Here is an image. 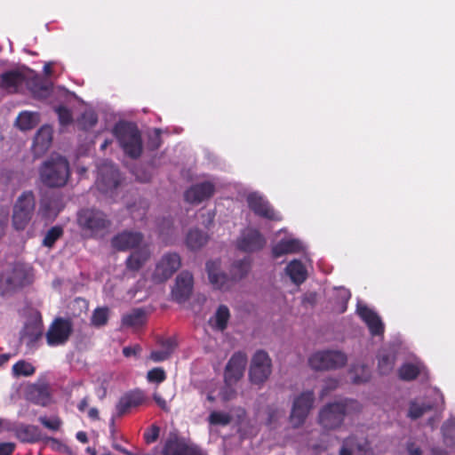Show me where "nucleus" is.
Segmentation results:
<instances>
[{
  "label": "nucleus",
  "instance_id": "2eb2a0df",
  "mask_svg": "<svg viewBox=\"0 0 455 455\" xmlns=\"http://www.w3.org/2000/svg\"><path fill=\"white\" fill-rule=\"evenodd\" d=\"M266 243L263 235L257 229L247 228L242 232L237 239V248L245 252H253L261 250Z\"/></svg>",
  "mask_w": 455,
  "mask_h": 455
},
{
  "label": "nucleus",
  "instance_id": "423d86ee",
  "mask_svg": "<svg viewBox=\"0 0 455 455\" xmlns=\"http://www.w3.org/2000/svg\"><path fill=\"white\" fill-rule=\"evenodd\" d=\"M347 355L335 350L319 351L313 354L308 363L315 371L332 370L344 366L347 363Z\"/></svg>",
  "mask_w": 455,
  "mask_h": 455
},
{
  "label": "nucleus",
  "instance_id": "5fc2aeb1",
  "mask_svg": "<svg viewBox=\"0 0 455 455\" xmlns=\"http://www.w3.org/2000/svg\"><path fill=\"white\" fill-rule=\"evenodd\" d=\"M338 380L336 379H329L327 382H326V385L323 387L322 391H321V397H323L325 395H328L329 392H331V390H334L335 388H337L338 387Z\"/></svg>",
  "mask_w": 455,
  "mask_h": 455
},
{
  "label": "nucleus",
  "instance_id": "0e129e2a",
  "mask_svg": "<svg viewBox=\"0 0 455 455\" xmlns=\"http://www.w3.org/2000/svg\"><path fill=\"white\" fill-rule=\"evenodd\" d=\"M98 121L97 114L93 110H89L87 108V124L90 125H94Z\"/></svg>",
  "mask_w": 455,
  "mask_h": 455
},
{
  "label": "nucleus",
  "instance_id": "7c9ffc66",
  "mask_svg": "<svg viewBox=\"0 0 455 455\" xmlns=\"http://www.w3.org/2000/svg\"><path fill=\"white\" fill-rule=\"evenodd\" d=\"M188 444L177 436L170 437L164 443L163 455H185Z\"/></svg>",
  "mask_w": 455,
  "mask_h": 455
},
{
  "label": "nucleus",
  "instance_id": "a211bd4d",
  "mask_svg": "<svg viewBox=\"0 0 455 455\" xmlns=\"http://www.w3.org/2000/svg\"><path fill=\"white\" fill-rule=\"evenodd\" d=\"M144 235L138 231H123L116 235L111 244L117 251H128L137 248L143 241Z\"/></svg>",
  "mask_w": 455,
  "mask_h": 455
},
{
  "label": "nucleus",
  "instance_id": "c85d7f7f",
  "mask_svg": "<svg viewBox=\"0 0 455 455\" xmlns=\"http://www.w3.org/2000/svg\"><path fill=\"white\" fill-rule=\"evenodd\" d=\"M285 271L292 283L298 285L304 283L307 276L305 266L299 259L291 261L285 267Z\"/></svg>",
  "mask_w": 455,
  "mask_h": 455
},
{
  "label": "nucleus",
  "instance_id": "4d7b16f0",
  "mask_svg": "<svg viewBox=\"0 0 455 455\" xmlns=\"http://www.w3.org/2000/svg\"><path fill=\"white\" fill-rule=\"evenodd\" d=\"M153 399L155 400V402L156 403V404L164 411H169V407H168V404H167V402L165 401V399H164L162 397V395L158 393H154L153 395Z\"/></svg>",
  "mask_w": 455,
  "mask_h": 455
},
{
  "label": "nucleus",
  "instance_id": "bb28decb",
  "mask_svg": "<svg viewBox=\"0 0 455 455\" xmlns=\"http://www.w3.org/2000/svg\"><path fill=\"white\" fill-rule=\"evenodd\" d=\"M378 370L380 374H389L395 366L396 360V354L392 349H382L379 352L378 355Z\"/></svg>",
  "mask_w": 455,
  "mask_h": 455
},
{
  "label": "nucleus",
  "instance_id": "412c9836",
  "mask_svg": "<svg viewBox=\"0 0 455 455\" xmlns=\"http://www.w3.org/2000/svg\"><path fill=\"white\" fill-rule=\"evenodd\" d=\"M32 273L29 267L23 264L15 265L6 275V282L13 288L30 283Z\"/></svg>",
  "mask_w": 455,
  "mask_h": 455
},
{
  "label": "nucleus",
  "instance_id": "4be33fe9",
  "mask_svg": "<svg viewBox=\"0 0 455 455\" xmlns=\"http://www.w3.org/2000/svg\"><path fill=\"white\" fill-rule=\"evenodd\" d=\"M109 225L110 221L102 212L97 210L87 212V229L94 235H103Z\"/></svg>",
  "mask_w": 455,
  "mask_h": 455
},
{
  "label": "nucleus",
  "instance_id": "1a4fd4ad",
  "mask_svg": "<svg viewBox=\"0 0 455 455\" xmlns=\"http://www.w3.org/2000/svg\"><path fill=\"white\" fill-rule=\"evenodd\" d=\"M271 359L264 350H258L252 356L249 377L252 384L260 385L264 383L272 371Z\"/></svg>",
  "mask_w": 455,
  "mask_h": 455
},
{
  "label": "nucleus",
  "instance_id": "3c124183",
  "mask_svg": "<svg viewBox=\"0 0 455 455\" xmlns=\"http://www.w3.org/2000/svg\"><path fill=\"white\" fill-rule=\"evenodd\" d=\"M57 114L59 116V120L61 125L65 126L72 122V115L68 109L64 107H60L57 108Z\"/></svg>",
  "mask_w": 455,
  "mask_h": 455
},
{
  "label": "nucleus",
  "instance_id": "c03bdc74",
  "mask_svg": "<svg viewBox=\"0 0 455 455\" xmlns=\"http://www.w3.org/2000/svg\"><path fill=\"white\" fill-rule=\"evenodd\" d=\"M39 422L52 431H58L62 426L61 419L57 416L46 417L41 416L38 419Z\"/></svg>",
  "mask_w": 455,
  "mask_h": 455
},
{
  "label": "nucleus",
  "instance_id": "6ab92c4d",
  "mask_svg": "<svg viewBox=\"0 0 455 455\" xmlns=\"http://www.w3.org/2000/svg\"><path fill=\"white\" fill-rule=\"evenodd\" d=\"M145 402V395L141 390L136 389L124 394L116 404V414L122 417L132 409L140 406Z\"/></svg>",
  "mask_w": 455,
  "mask_h": 455
},
{
  "label": "nucleus",
  "instance_id": "2f4dec72",
  "mask_svg": "<svg viewBox=\"0 0 455 455\" xmlns=\"http://www.w3.org/2000/svg\"><path fill=\"white\" fill-rule=\"evenodd\" d=\"M209 236L203 231L195 228L189 230L186 237V245L191 251L200 250L208 242Z\"/></svg>",
  "mask_w": 455,
  "mask_h": 455
},
{
  "label": "nucleus",
  "instance_id": "f704fd0d",
  "mask_svg": "<svg viewBox=\"0 0 455 455\" xmlns=\"http://www.w3.org/2000/svg\"><path fill=\"white\" fill-rule=\"evenodd\" d=\"M251 269V261L249 258L235 261L230 268L231 275L235 282L243 278Z\"/></svg>",
  "mask_w": 455,
  "mask_h": 455
},
{
  "label": "nucleus",
  "instance_id": "5701e85b",
  "mask_svg": "<svg viewBox=\"0 0 455 455\" xmlns=\"http://www.w3.org/2000/svg\"><path fill=\"white\" fill-rule=\"evenodd\" d=\"M339 455H371V449L367 441L358 442L355 437H347L339 451Z\"/></svg>",
  "mask_w": 455,
  "mask_h": 455
},
{
  "label": "nucleus",
  "instance_id": "864d4df0",
  "mask_svg": "<svg viewBox=\"0 0 455 455\" xmlns=\"http://www.w3.org/2000/svg\"><path fill=\"white\" fill-rule=\"evenodd\" d=\"M141 347L140 345L124 347L123 348V355L125 357L137 356L141 352Z\"/></svg>",
  "mask_w": 455,
  "mask_h": 455
},
{
  "label": "nucleus",
  "instance_id": "ea45409f",
  "mask_svg": "<svg viewBox=\"0 0 455 455\" xmlns=\"http://www.w3.org/2000/svg\"><path fill=\"white\" fill-rule=\"evenodd\" d=\"M12 371L16 378L20 376L28 377L35 373V367L30 363L20 360L12 366Z\"/></svg>",
  "mask_w": 455,
  "mask_h": 455
},
{
  "label": "nucleus",
  "instance_id": "aec40b11",
  "mask_svg": "<svg viewBox=\"0 0 455 455\" xmlns=\"http://www.w3.org/2000/svg\"><path fill=\"white\" fill-rule=\"evenodd\" d=\"M358 315L366 323L371 336H383L385 326L381 318L366 306L358 308Z\"/></svg>",
  "mask_w": 455,
  "mask_h": 455
},
{
  "label": "nucleus",
  "instance_id": "69168bd1",
  "mask_svg": "<svg viewBox=\"0 0 455 455\" xmlns=\"http://www.w3.org/2000/svg\"><path fill=\"white\" fill-rule=\"evenodd\" d=\"M185 455H205V454L198 447L188 445Z\"/></svg>",
  "mask_w": 455,
  "mask_h": 455
},
{
  "label": "nucleus",
  "instance_id": "58836bf2",
  "mask_svg": "<svg viewBox=\"0 0 455 455\" xmlns=\"http://www.w3.org/2000/svg\"><path fill=\"white\" fill-rule=\"evenodd\" d=\"M109 309L107 307L96 308L91 317V324L94 327H102L108 323Z\"/></svg>",
  "mask_w": 455,
  "mask_h": 455
},
{
  "label": "nucleus",
  "instance_id": "f03ea898",
  "mask_svg": "<svg viewBox=\"0 0 455 455\" xmlns=\"http://www.w3.org/2000/svg\"><path fill=\"white\" fill-rule=\"evenodd\" d=\"M113 134L126 156L132 159L140 157L143 150L142 138L135 124L118 122L113 128Z\"/></svg>",
  "mask_w": 455,
  "mask_h": 455
},
{
  "label": "nucleus",
  "instance_id": "bf43d9fd",
  "mask_svg": "<svg viewBox=\"0 0 455 455\" xmlns=\"http://www.w3.org/2000/svg\"><path fill=\"white\" fill-rule=\"evenodd\" d=\"M8 220V212L6 211L0 212V238L4 234V229Z\"/></svg>",
  "mask_w": 455,
  "mask_h": 455
},
{
  "label": "nucleus",
  "instance_id": "c756f323",
  "mask_svg": "<svg viewBox=\"0 0 455 455\" xmlns=\"http://www.w3.org/2000/svg\"><path fill=\"white\" fill-rule=\"evenodd\" d=\"M300 250L301 243L299 240H281L272 248V254L277 259L284 254L299 252Z\"/></svg>",
  "mask_w": 455,
  "mask_h": 455
},
{
  "label": "nucleus",
  "instance_id": "20e7f679",
  "mask_svg": "<svg viewBox=\"0 0 455 455\" xmlns=\"http://www.w3.org/2000/svg\"><path fill=\"white\" fill-rule=\"evenodd\" d=\"M36 201L31 192L22 193L12 210V226L16 230H24L29 224L35 212Z\"/></svg>",
  "mask_w": 455,
  "mask_h": 455
},
{
  "label": "nucleus",
  "instance_id": "09e8293b",
  "mask_svg": "<svg viewBox=\"0 0 455 455\" xmlns=\"http://www.w3.org/2000/svg\"><path fill=\"white\" fill-rule=\"evenodd\" d=\"M235 384H226L220 392V396L222 401L228 402L234 399L236 395V391L234 388Z\"/></svg>",
  "mask_w": 455,
  "mask_h": 455
},
{
  "label": "nucleus",
  "instance_id": "052dcab7",
  "mask_svg": "<svg viewBox=\"0 0 455 455\" xmlns=\"http://www.w3.org/2000/svg\"><path fill=\"white\" fill-rule=\"evenodd\" d=\"M111 378H112V376L110 374H108V373L102 374L100 377L98 378V380H97L99 383V386H100V387L106 386V388L108 389L110 380H111Z\"/></svg>",
  "mask_w": 455,
  "mask_h": 455
},
{
  "label": "nucleus",
  "instance_id": "473e14b6",
  "mask_svg": "<svg viewBox=\"0 0 455 455\" xmlns=\"http://www.w3.org/2000/svg\"><path fill=\"white\" fill-rule=\"evenodd\" d=\"M29 398L36 404L47 406L51 403L49 389L44 385H34L28 391Z\"/></svg>",
  "mask_w": 455,
  "mask_h": 455
},
{
  "label": "nucleus",
  "instance_id": "13d9d810",
  "mask_svg": "<svg viewBox=\"0 0 455 455\" xmlns=\"http://www.w3.org/2000/svg\"><path fill=\"white\" fill-rule=\"evenodd\" d=\"M12 429H14V422H12L6 419L0 418V432H11Z\"/></svg>",
  "mask_w": 455,
  "mask_h": 455
},
{
  "label": "nucleus",
  "instance_id": "7ed1b4c3",
  "mask_svg": "<svg viewBox=\"0 0 455 455\" xmlns=\"http://www.w3.org/2000/svg\"><path fill=\"white\" fill-rule=\"evenodd\" d=\"M68 177V164L62 156L52 157L40 169L41 181L48 187H60Z\"/></svg>",
  "mask_w": 455,
  "mask_h": 455
},
{
  "label": "nucleus",
  "instance_id": "79ce46f5",
  "mask_svg": "<svg viewBox=\"0 0 455 455\" xmlns=\"http://www.w3.org/2000/svg\"><path fill=\"white\" fill-rule=\"evenodd\" d=\"M162 145L161 130L155 128L148 134L147 148L155 151L157 150Z\"/></svg>",
  "mask_w": 455,
  "mask_h": 455
},
{
  "label": "nucleus",
  "instance_id": "680f3d73",
  "mask_svg": "<svg viewBox=\"0 0 455 455\" xmlns=\"http://www.w3.org/2000/svg\"><path fill=\"white\" fill-rule=\"evenodd\" d=\"M162 346L165 348V351H171L172 354L177 344L173 339H167L162 342Z\"/></svg>",
  "mask_w": 455,
  "mask_h": 455
},
{
  "label": "nucleus",
  "instance_id": "e2e57ef3",
  "mask_svg": "<svg viewBox=\"0 0 455 455\" xmlns=\"http://www.w3.org/2000/svg\"><path fill=\"white\" fill-rule=\"evenodd\" d=\"M408 455H422V451L419 447L414 443H409L407 445Z\"/></svg>",
  "mask_w": 455,
  "mask_h": 455
},
{
  "label": "nucleus",
  "instance_id": "37998d69",
  "mask_svg": "<svg viewBox=\"0 0 455 455\" xmlns=\"http://www.w3.org/2000/svg\"><path fill=\"white\" fill-rule=\"evenodd\" d=\"M167 378L165 371L162 367H155L147 373V380L150 383L160 384Z\"/></svg>",
  "mask_w": 455,
  "mask_h": 455
},
{
  "label": "nucleus",
  "instance_id": "a18cd8bd",
  "mask_svg": "<svg viewBox=\"0 0 455 455\" xmlns=\"http://www.w3.org/2000/svg\"><path fill=\"white\" fill-rule=\"evenodd\" d=\"M455 429V419H448L442 426V433L446 443H454L455 437L453 430Z\"/></svg>",
  "mask_w": 455,
  "mask_h": 455
},
{
  "label": "nucleus",
  "instance_id": "39448f33",
  "mask_svg": "<svg viewBox=\"0 0 455 455\" xmlns=\"http://www.w3.org/2000/svg\"><path fill=\"white\" fill-rule=\"evenodd\" d=\"M315 400V393L312 390L304 391L294 398L290 414V422L293 427H299L305 423L313 409Z\"/></svg>",
  "mask_w": 455,
  "mask_h": 455
},
{
  "label": "nucleus",
  "instance_id": "f8f14e48",
  "mask_svg": "<svg viewBox=\"0 0 455 455\" xmlns=\"http://www.w3.org/2000/svg\"><path fill=\"white\" fill-rule=\"evenodd\" d=\"M246 364V355L242 352L235 353L225 367L224 382L226 384H236L243 376Z\"/></svg>",
  "mask_w": 455,
  "mask_h": 455
},
{
  "label": "nucleus",
  "instance_id": "f3484780",
  "mask_svg": "<svg viewBox=\"0 0 455 455\" xmlns=\"http://www.w3.org/2000/svg\"><path fill=\"white\" fill-rule=\"evenodd\" d=\"M215 193V185L211 181L196 183L188 188L184 198L190 204H200L210 199Z\"/></svg>",
  "mask_w": 455,
  "mask_h": 455
},
{
  "label": "nucleus",
  "instance_id": "a878e982",
  "mask_svg": "<svg viewBox=\"0 0 455 455\" xmlns=\"http://www.w3.org/2000/svg\"><path fill=\"white\" fill-rule=\"evenodd\" d=\"M11 432H13L16 438L23 443H34L41 437L39 428L33 425L14 423V429Z\"/></svg>",
  "mask_w": 455,
  "mask_h": 455
},
{
  "label": "nucleus",
  "instance_id": "6e6d98bb",
  "mask_svg": "<svg viewBox=\"0 0 455 455\" xmlns=\"http://www.w3.org/2000/svg\"><path fill=\"white\" fill-rule=\"evenodd\" d=\"M15 445L12 443H0V455H12L14 451Z\"/></svg>",
  "mask_w": 455,
  "mask_h": 455
},
{
  "label": "nucleus",
  "instance_id": "603ef678",
  "mask_svg": "<svg viewBox=\"0 0 455 455\" xmlns=\"http://www.w3.org/2000/svg\"><path fill=\"white\" fill-rule=\"evenodd\" d=\"M171 356V351L165 350H155L150 353L149 358L156 363L163 362L169 359Z\"/></svg>",
  "mask_w": 455,
  "mask_h": 455
},
{
  "label": "nucleus",
  "instance_id": "a19ab883",
  "mask_svg": "<svg viewBox=\"0 0 455 455\" xmlns=\"http://www.w3.org/2000/svg\"><path fill=\"white\" fill-rule=\"evenodd\" d=\"M231 420L232 417L226 412L214 411L209 415V423L211 425L227 426L231 422Z\"/></svg>",
  "mask_w": 455,
  "mask_h": 455
},
{
  "label": "nucleus",
  "instance_id": "338daca9",
  "mask_svg": "<svg viewBox=\"0 0 455 455\" xmlns=\"http://www.w3.org/2000/svg\"><path fill=\"white\" fill-rule=\"evenodd\" d=\"M107 390H108V389L106 388V386H104V387H100V386H99V387L96 388L95 392H96V395H97V396L99 397V399H103V398L106 396V395H107Z\"/></svg>",
  "mask_w": 455,
  "mask_h": 455
},
{
  "label": "nucleus",
  "instance_id": "4c0bfd02",
  "mask_svg": "<svg viewBox=\"0 0 455 455\" xmlns=\"http://www.w3.org/2000/svg\"><path fill=\"white\" fill-rule=\"evenodd\" d=\"M419 368L413 363H403L398 370L399 378L403 380H414L419 375Z\"/></svg>",
  "mask_w": 455,
  "mask_h": 455
},
{
  "label": "nucleus",
  "instance_id": "0eeeda50",
  "mask_svg": "<svg viewBox=\"0 0 455 455\" xmlns=\"http://www.w3.org/2000/svg\"><path fill=\"white\" fill-rule=\"evenodd\" d=\"M120 184V173L116 164L108 160L102 161L98 165L96 186L102 193L116 189Z\"/></svg>",
  "mask_w": 455,
  "mask_h": 455
},
{
  "label": "nucleus",
  "instance_id": "c9c22d12",
  "mask_svg": "<svg viewBox=\"0 0 455 455\" xmlns=\"http://www.w3.org/2000/svg\"><path fill=\"white\" fill-rule=\"evenodd\" d=\"M230 318V312L226 305H220L214 315L212 324L213 327L219 331H224L228 327V323Z\"/></svg>",
  "mask_w": 455,
  "mask_h": 455
},
{
  "label": "nucleus",
  "instance_id": "774afa93",
  "mask_svg": "<svg viewBox=\"0 0 455 455\" xmlns=\"http://www.w3.org/2000/svg\"><path fill=\"white\" fill-rule=\"evenodd\" d=\"M88 416L93 419V420H97L100 419L99 417V411L98 409L96 408H91L88 411Z\"/></svg>",
  "mask_w": 455,
  "mask_h": 455
},
{
  "label": "nucleus",
  "instance_id": "dca6fc26",
  "mask_svg": "<svg viewBox=\"0 0 455 455\" xmlns=\"http://www.w3.org/2000/svg\"><path fill=\"white\" fill-rule=\"evenodd\" d=\"M193 286V275L186 270L180 272L176 277L175 286L172 291L174 300L179 303L187 301L192 294Z\"/></svg>",
  "mask_w": 455,
  "mask_h": 455
},
{
  "label": "nucleus",
  "instance_id": "e433bc0d",
  "mask_svg": "<svg viewBox=\"0 0 455 455\" xmlns=\"http://www.w3.org/2000/svg\"><path fill=\"white\" fill-rule=\"evenodd\" d=\"M433 409L434 405L431 403H419L416 401H411L409 406L408 417L411 419H418L420 417H422L426 412H428Z\"/></svg>",
  "mask_w": 455,
  "mask_h": 455
},
{
  "label": "nucleus",
  "instance_id": "cd10ccee",
  "mask_svg": "<svg viewBox=\"0 0 455 455\" xmlns=\"http://www.w3.org/2000/svg\"><path fill=\"white\" fill-rule=\"evenodd\" d=\"M150 258V251L147 247H141L131 253L126 259V267L132 271L140 270Z\"/></svg>",
  "mask_w": 455,
  "mask_h": 455
},
{
  "label": "nucleus",
  "instance_id": "b1692460",
  "mask_svg": "<svg viewBox=\"0 0 455 455\" xmlns=\"http://www.w3.org/2000/svg\"><path fill=\"white\" fill-rule=\"evenodd\" d=\"M147 319L146 310L142 307H136L123 315L121 325L124 328L138 329L146 324Z\"/></svg>",
  "mask_w": 455,
  "mask_h": 455
},
{
  "label": "nucleus",
  "instance_id": "ddd939ff",
  "mask_svg": "<svg viewBox=\"0 0 455 455\" xmlns=\"http://www.w3.org/2000/svg\"><path fill=\"white\" fill-rule=\"evenodd\" d=\"M29 70L15 69L3 73L0 76V88L8 90L11 92H18L24 84L31 77Z\"/></svg>",
  "mask_w": 455,
  "mask_h": 455
},
{
  "label": "nucleus",
  "instance_id": "4468645a",
  "mask_svg": "<svg viewBox=\"0 0 455 455\" xmlns=\"http://www.w3.org/2000/svg\"><path fill=\"white\" fill-rule=\"evenodd\" d=\"M247 204L249 208L258 216L269 220L279 221L281 217L269 203L262 196L252 193L247 196Z\"/></svg>",
  "mask_w": 455,
  "mask_h": 455
},
{
  "label": "nucleus",
  "instance_id": "393cba45",
  "mask_svg": "<svg viewBox=\"0 0 455 455\" xmlns=\"http://www.w3.org/2000/svg\"><path fill=\"white\" fill-rule=\"evenodd\" d=\"M52 129L51 126H42L36 134L34 140V152L36 156L45 153L52 145Z\"/></svg>",
  "mask_w": 455,
  "mask_h": 455
},
{
  "label": "nucleus",
  "instance_id": "9d476101",
  "mask_svg": "<svg viewBox=\"0 0 455 455\" xmlns=\"http://www.w3.org/2000/svg\"><path fill=\"white\" fill-rule=\"evenodd\" d=\"M72 332V325L68 320L55 319L46 332V341L51 347L65 344Z\"/></svg>",
  "mask_w": 455,
  "mask_h": 455
},
{
  "label": "nucleus",
  "instance_id": "9b49d317",
  "mask_svg": "<svg viewBox=\"0 0 455 455\" xmlns=\"http://www.w3.org/2000/svg\"><path fill=\"white\" fill-rule=\"evenodd\" d=\"M208 279L212 287L222 291H228L235 283L233 277L228 276L220 270V261L209 260L206 262Z\"/></svg>",
  "mask_w": 455,
  "mask_h": 455
},
{
  "label": "nucleus",
  "instance_id": "8fccbe9b",
  "mask_svg": "<svg viewBox=\"0 0 455 455\" xmlns=\"http://www.w3.org/2000/svg\"><path fill=\"white\" fill-rule=\"evenodd\" d=\"M45 443L54 451L68 452V447L56 438L48 437L45 439Z\"/></svg>",
  "mask_w": 455,
  "mask_h": 455
},
{
  "label": "nucleus",
  "instance_id": "72a5a7b5",
  "mask_svg": "<svg viewBox=\"0 0 455 455\" xmlns=\"http://www.w3.org/2000/svg\"><path fill=\"white\" fill-rule=\"evenodd\" d=\"M39 123V116L36 112L23 111L17 119L16 125L21 131L33 129Z\"/></svg>",
  "mask_w": 455,
  "mask_h": 455
},
{
  "label": "nucleus",
  "instance_id": "de8ad7c7",
  "mask_svg": "<svg viewBox=\"0 0 455 455\" xmlns=\"http://www.w3.org/2000/svg\"><path fill=\"white\" fill-rule=\"evenodd\" d=\"M159 435L160 427L153 424L145 430L143 434V438L147 444H150L157 441Z\"/></svg>",
  "mask_w": 455,
  "mask_h": 455
},
{
  "label": "nucleus",
  "instance_id": "6e6552de",
  "mask_svg": "<svg viewBox=\"0 0 455 455\" xmlns=\"http://www.w3.org/2000/svg\"><path fill=\"white\" fill-rule=\"evenodd\" d=\"M181 259L176 252L164 253L156 265L152 274V280L156 283H162L170 279L180 267Z\"/></svg>",
  "mask_w": 455,
  "mask_h": 455
},
{
  "label": "nucleus",
  "instance_id": "49530a36",
  "mask_svg": "<svg viewBox=\"0 0 455 455\" xmlns=\"http://www.w3.org/2000/svg\"><path fill=\"white\" fill-rule=\"evenodd\" d=\"M62 228L60 227H53L49 229L44 238L43 243L47 247H52V244L61 236Z\"/></svg>",
  "mask_w": 455,
  "mask_h": 455
},
{
  "label": "nucleus",
  "instance_id": "f257e3e1",
  "mask_svg": "<svg viewBox=\"0 0 455 455\" xmlns=\"http://www.w3.org/2000/svg\"><path fill=\"white\" fill-rule=\"evenodd\" d=\"M360 410L361 404L353 399L329 403L319 411L318 423L326 430L337 429L341 427L347 415Z\"/></svg>",
  "mask_w": 455,
  "mask_h": 455
}]
</instances>
